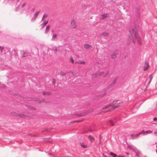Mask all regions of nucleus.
Listing matches in <instances>:
<instances>
[{"instance_id":"nucleus-1","label":"nucleus","mask_w":157,"mask_h":157,"mask_svg":"<svg viewBox=\"0 0 157 157\" xmlns=\"http://www.w3.org/2000/svg\"><path fill=\"white\" fill-rule=\"evenodd\" d=\"M138 30L137 29L134 28L132 29V30L130 29L129 32L130 34L128 36V41L130 42L133 36L132 34H134V36L135 38L137 40L138 43L140 44H142L141 41V40L140 37L138 36L137 32Z\"/></svg>"},{"instance_id":"nucleus-2","label":"nucleus","mask_w":157,"mask_h":157,"mask_svg":"<svg viewBox=\"0 0 157 157\" xmlns=\"http://www.w3.org/2000/svg\"><path fill=\"white\" fill-rule=\"evenodd\" d=\"M118 101L116 100L114 101H113L112 103H110L109 105H108L106 106H104L103 108L102 109H106L108 108L109 106H111L112 108H111V109H112L113 110H114L116 108H117L118 107V106L115 105L116 104H120L121 103H117Z\"/></svg>"},{"instance_id":"nucleus-3","label":"nucleus","mask_w":157,"mask_h":157,"mask_svg":"<svg viewBox=\"0 0 157 157\" xmlns=\"http://www.w3.org/2000/svg\"><path fill=\"white\" fill-rule=\"evenodd\" d=\"M144 133V131L142 130V131L136 134H133L131 135V139H134L136 138L137 137L140 135V134H142Z\"/></svg>"},{"instance_id":"nucleus-4","label":"nucleus","mask_w":157,"mask_h":157,"mask_svg":"<svg viewBox=\"0 0 157 157\" xmlns=\"http://www.w3.org/2000/svg\"><path fill=\"white\" fill-rule=\"evenodd\" d=\"M75 20L74 19H72L71 22V24L72 25H71V29H74L76 28V26L75 25Z\"/></svg>"},{"instance_id":"nucleus-5","label":"nucleus","mask_w":157,"mask_h":157,"mask_svg":"<svg viewBox=\"0 0 157 157\" xmlns=\"http://www.w3.org/2000/svg\"><path fill=\"white\" fill-rule=\"evenodd\" d=\"M118 51L117 50L115 51L111 55V57L113 59H115L116 57V54L117 53Z\"/></svg>"},{"instance_id":"nucleus-6","label":"nucleus","mask_w":157,"mask_h":157,"mask_svg":"<svg viewBox=\"0 0 157 157\" xmlns=\"http://www.w3.org/2000/svg\"><path fill=\"white\" fill-rule=\"evenodd\" d=\"M40 13V11H38L36 12L34 15L33 17L32 20H34L37 17V16L38 14Z\"/></svg>"},{"instance_id":"nucleus-7","label":"nucleus","mask_w":157,"mask_h":157,"mask_svg":"<svg viewBox=\"0 0 157 157\" xmlns=\"http://www.w3.org/2000/svg\"><path fill=\"white\" fill-rule=\"evenodd\" d=\"M44 141L46 142L51 143L52 142V139L50 138H45Z\"/></svg>"},{"instance_id":"nucleus-8","label":"nucleus","mask_w":157,"mask_h":157,"mask_svg":"<svg viewBox=\"0 0 157 157\" xmlns=\"http://www.w3.org/2000/svg\"><path fill=\"white\" fill-rule=\"evenodd\" d=\"M48 21H44L43 23L41 24L42 28H43L48 23Z\"/></svg>"},{"instance_id":"nucleus-9","label":"nucleus","mask_w":157,"mask_h":157,"mask_svg":"<svg viewBox=\"0 0 157 157\" xmlns=\"http://www.w3.org/2000/svg\"><path fill=\"white\" fill-rule=\"evenodd\" d=\"M88 137L91 142H93L94 140V138L91 135H89Z\"/></svg>"},{"instance_id":"nucleus-10","label":"nucleus","mask_w":157,"mask_h":157,"mask_svg":"<svg viewBox=\"0 0 157 157\" xmlns=\"http://www.w3.org/2000/svg\"><path fill=\"white\" fill-rule=\"evenodd\" d=\"M108 16V15L107 14H103L101 15V19H103L105 17H107Z\"/></svg>"},{"instance_id":"nucleus-11","label":"nucleus","mask_w":157,"mask_h":157,"mask_svg":"<svg viewBox=\"0 0 157 157\" xmlns=\"http://www.w3.org/2000/svg\"><path fill=\"white\" fill-rule=\"evenodd\" d=\"M50 27V26L49 25H48L46 26V30L45 32V33H47L48 31H49Z\"/></svg>"},{"instance_id":"nucleus-12","label":"nucleus","mask_w":157,"mask_h":157,"mask_svg":"<svg viewBox=\"0 0 157 157\" xmlns=\"http://www.w3.org/2000/svg\"><path fill=\"white\" fill-rule=\"evenodd\" d=\"M109 154L113 157H117V155L112 152H110Z\"/></svg>"},{"instance_id":"nucleus-13","label":"nucleus","mask_w":157,"mask_h":157,"mask_svg":"<svg viewBox=\"0 0 157 157\" xmlns=\"http://www.w3.org/2000/svg\"><path fill=\"white\" fill-rule=\"evenodd\" d=\"M60 74L61 76H65L66 74V73L65 72L61 71L60 72Z\"/></svg>"},{"instance_id":"nucleus-14","label":"nucleus","mask_w":157,"mask_h":157,"mask_svg":"<svg viewBox=\"0 0 157 157\" xmlns=\"http://www.w3.org/2000/svg\"><path fill=\"white\" fill-rule=\"evenodd\" d=\"M77 62L78 64H85V61H78Z\"/></svg>"},{"instance_id":"nucleus-15","label":"nucleus","mask_w":157,"mask_h":157,"mask_svg":"<svg viewBox=\"0 0 157 157\" xmlns=\"http://www.w3.org/2000/svg\"><path fill=\"white\" fill-rule=\"evenodd\" d=\"M108 35V33H107L104 32L103 33L101 34V36H106Z\"/></svg>"},{"instance_id":"nucleus-16","label":"nucleus","mask_w":157,"mask_h":157,"mask_svg":"<svg viewBox=\"0 0 157 157\" xmlns=\"http://www.w3.org/2000/svg\"><path fill=\"white\" fill-rule=\"evenodd\" d=\"M90 46L89 45L87 44H85L84 45V48L86 49L89 48Z\"/></svg>"},{"instance_id":"nucleus-17","label":"nucleus","mask_w":157,"mask_h":157,"mask_svg":"<svg viewBox=\"0 0 157 157\" xmlns=\"http://www.w3.org/2000/svg\"><path fill=\"white\" fill-rule=\"evenodd\" d=\"M57 36V34H54L53 35V36H52V40H53L55 39V38Z\"/></svg>"},{"instance_id":"nucleus-18","label":"nucleus","mask_w":157,"mask_h":157,"mask_svg":"<svg viewBox=\"0 0 157 157\" xmlns=\"http://www.w3.org/2000/svg\"><path fill=\"white\" fill-rule=\"evenodd\" d=\"M42 94L43 95H45L46 94L49 95L50 94V93L49 92H46L45 91H43Z\"/></svg>"},{"instance_id":"nucleus-19","label":"nucleus","mask_w":157,"mask_h":157,"mask_svg":"<svg viewBox=\"0 0 157 157\" xmlns=\"http://www.w3.org/2000/svg\"><path fill=\"white\" fill-rule=\"evenodd\" d=\"M109 122L111 125L112 126L114 125L115 123V122H114L112 120H110Z\"/></svg>"},{"instance_id":"nucleus-20","label":"nucleus","mask_w":157,"mask_h":157,"mask_svg":"<svg viewBox=\"0 0 157 157\" xmlns=\"http://www.w3.org/2000/svg\"><path fill=\"white\" fill-rule=\"evenodd\" d=\"M152 132V131L148 130V131H146L145 132H144V133L143 134H144L145 133H151Z\"/></svg>"},{"instance_id":"nucleus-21","label":"nucleus","mask_w":157,"mask_h":157,"mask_svg":"<svg viewBox=\"0 0 157 157\" xmlns=\"http://www.w3.org/2000/svg\"><path fill=\"white\" fill-rule=\"evenodd\" d=\"M116 81H117V79L116 78H115L113 80V82H112V83L111 84V85H114L116 83Z\"/></svg>"},{"instance_id":"nucleus-22","label":"nucleus","mask_w":157,"mask_h":157,"mask_svg":"<svg viewBox=\"0 0 157 157\" xmlns=\"http://www.w3.org/2000/svg\"><path fill=\"white\" fill-rule=\"evenodd\" d=\"M4 49V48L3 47L0 46V52L2 53V52L3 50Z\"/></svg>"},{"instance_id":"nucleus-23","label":"nucleus","mask_w":157,"mask_h":157,"mask_svg":"<svg viewBox=\"0 0 157 157\" xmlns=\"http://www.w3.org/2000/svg\"><path fill=\"white\" fill-rule=\"evenodd\" d=\"M153 78L152 76L151 75H150L149 77V78L150 80V83L151 82V80Z\"/></svg>"},{"instance_id":"nucleus-24","label":"nucleus","mask_w":157,"mask_h":157,"mask_svg":"<svg viewBox=\"0 0 157 157\" xmlns=\"http://www.w3.org/2000/svg\"><path fill=\"white\" fill-rule=\"evenodd\" d=\"M27 56V54L26 53H25L24 52H23V53L22 55V57H25Z\"/></svg>"},{"instance_id":"nucleus-25","label":"nucleus","mask_w":157,"mask_h":157,"mask_svg":"<svg viewBox=\"0 0 157 157\" xmlns=\"http://www.w3.org/2000/svg\"><path fill=\"white\" fill-rule=\"evenodd\" d=\"M148 66H149V65H147V67H144V71H146L147 69V68H148Z\"/></svg>"},{"instance_id":"nucleus-26","label":"nucleus","mask_w":157,"mask_h":157,"mask_svg":"<svg viewBox=\"0 0 157 157\" xmlns=\"http://www.w3.org/2000/svg\"><path fill=\"white\" fill-rule=\"evenodd\" d=\"M52 49L53 50H54V51L56 53L57 51V49L56 48V47H53L52 48Z\"/></svg>"},{"instance_id":"nucleus-27","label":"nucleus","mask_w":157,"mask_h":157,"mask_svg":"<svg viewBox=\"0 0 157 157\" xmlns=\"http://www.w3.org/2000/svg\"><path fill=\"white\" fill-rule=\"evenodd\" d=\"M70 60L72 63H74V60L72 58H71Z\"/></svg>"},{"instance_id":"nucleus-28","label":"nucleus","mask_w":157,"mask_h":157,"mask_svg":"<svg viewBox=\"0 0 157 157\" xmlns=\"http://www.w3.org/2000/svg\"><path fill=\"white\" fill-rule=\"evenodd\" d=\"M15 116H19V117H23L22 116L23 115H22L21 116L20 114H16L15 115H14Z\"/></svg>"},{"instance_id":"nucleus-29","label":"nucleus","mask_w":157,"mask_h":157,"mask_svg":"<svg viewBox=\"0 0 157 157\" xmlns=\"http://www.w3.org/2000/svg\"><path fill=\"white\" fill-rule=\"evenodd\" d=\"M19 9V7H17L15 9V11H17Z\"/></svg>"},{"instance_id":"nucleus-30","label":"nucleus","mask_w":157,"mask_h":157,"mask_svg":"<svg viewBox=\"0 0 157 157\" xmlns=\"http://www.w3.org/2000/svg\"><path fill=\"white\" fill-rule=\"evenodd\" d=\"M31 10L32 11V12H33L35 10V8H32L31 9Z\"/></svg>"},{"instance_id":"nucleus-31","label":"nucleus","mask_w":157,"mask_h":157,"mask_svg":"<svg viewBox=\"0 0 157 157\" xmlns=\"http://www.w3.org/2000/svg\"><path fill=\"white\" fill-rule=\"evenodd\" d=\"M154 121H157V117H154L153 119Z\"/></svg>"},{"instance_id":"nucleus-32","label":"nucleus","mask_w":157,"mask_h":157,"mask_svg":"<svg viewBox=\"0 0 157 157\" xmlns=\"http://www.w3.org/2000/svg\"><path fill=\"white\" fill-rule=\"evenodd\" d=\"M82 147L84 148H86V145H82Z\"/></svg>"},{"instance_id":"nucleus-33","label":"nucleus","mask_w":157,"mask_h":157,"mask_svg":"<svg viewBox=\"0 0 157 157\" xmlns=\"http://www.w3.org/2000/svg\"><path fill=\"white\" fill-rule=\"evenodd\" d=\"M25 2L24 3L22 4V6H21V7H24V6H25Z\"/></svg>"},{"instance_id":"nucleus-34","label":"nucleus","mask_w":157,"mask_h":157,"mask_svg":"<svg viewBox=\"0 0 157 157\" xmlns=\"http://www.w3.org/2000/svg\"><path fill=\"white\" fill-rule=\"evenodd\" d=\"M52 83H53V84L56 83V81H55V79H53V81H52Z\"/></svg>"},{"instance_id":"nucleus-35","label":"nucleus","mask_w":157,"mask_h":157,"mask_svg":"<svg viewBox=\"0 0 157 157\" xmlns=\"http://www.w3.org/2000/svg\"><path fill=\"white\" fill-rule=\"evenodd\" d=\"M109 71H107V72L105 74L104 76H105L107 75V74L109 73Z\"/></svg>"},{"instance_id":"nucleus-36","label":"nucleus","mask_w":157,"mask_h":157,"mask_svg":"<svg viewBox=\"0 0 157 157\" xmlns=\"http://www.w3.org/2000/svg\"><path fill=\"white\" fill-rule=\"evenodd\" d=\"M137 12H138V14H139L140 12H139V10L138 9H137Z\"/></svg>"},{"instance_id":"nucleus-37","label":"nucleus","mask_w":157,"mask_h":157,"mask_svg":"<svg viewBox=\"0 0 157 157\" xmlns=\"http://www.w3.org/2000/svg\"><path fill=\"white\" fill-rule=\"evenodd\" d=\"M154 134L156 135H157V132H154Z\"/></svg>"},{"instance_id":"nucleus-38","label":"nucleus","mask_w":157,"mask_h":157,"mask_svg":"<svg viewBox=\"0 0 157 157\" xmlns=\"http://www.w3.org/2000/svg\"><path fill=\"white\" fill-rule=\"evenodd\" d=\"M82 7H85V5H82Z\"/></svg>"},{"instance_id":"nucleus-39","label":"nucleus","mask_w":157,"mask_h":157,"mask_svg":"<svg viewBox=\"0 0 157 157\" xmlns=\"http://www.w3.org/2000/svg\"><path fill=\"white\" fill-rule=\"evenodd\" d=\"M117 157H124L123 156H118Z\"/></svg>"},{"instance_id":"nucleus-40","label":"nucleus","mask_w":157,"mask_h":157,"mask_svg":"<svg viewBox=\"0 0 157 157\" xmlns=\"http://www.w3.org/2000/svg\"><path fill=\"white\" fill-rule=\"evenodd\" d=\"M44 16H45V14H44L43 17H42V20L43 19V18L44 17Z\"/></svg>"},{"instance_id":"nucleus-41","label":"nucleus","mask_w":157,"mask_h":157,"mask_svg":"<svg viewBox=\"0 0 157 157\" xmlns=\"http://www.w3.org/2000/svg\"><path fill=\"white\" fill-rule=\"evenodd\" d=\"M126 154L128 155L129 154V153L128 152H126Z\"/></svg>"},{"instance_id":"nucleus-42","label":"nucleus","mask_w":157,"mask_h":157,"mask_svg":"<svg viewBox=\"0 0 157 157\" xmlns=\"http://www.w3.org/2000/svg\"><path fill=\"white\" fill-rule=\"evenodd\" d=\"M132 42L134 44L135 42H134V41L133 40H132Z\"/></svg>"},{"instance_id":"nucleus-43","label":"nucleus","mask_w":157,"mask_h":157,"mask_svg":"<svg viewBox=\"0 0 157 157\" xmlns=\"http://www.w3.org/2000/svg\"><path fill=\"white\" fill-rule=\"evenodd\" d=\"M150 83V80L149 81V82H148V83Z\"/></svg>"},{"instance_id":"nucleus-44","label":"nucleus","mask_w":157,"mask_h":157,"mask_svg":"<svg viewBox=\"0 0 157 157\" xmlns=\"http://www.w3.org/2000/svg\"><path fill=\"white\" fill-rule=\"evenodd\" d=\"M33 108H31V109H33Z\"/></svg>"},{"instance_id":"nucleus-45","label":"nucleus","mask_w":157,"mask_h":157,"mask_svg":"<svg viewBox=\"0 0 157 157\" xmlns=\"http://www.w3.org/2000/svg\"><path fill=\"white\" fill-rule=\"evenodd\" d=\"M52 32H54V31L53 30H52Z\"/></svg>"},{"instance_id":"nucleus-46","label":"nucleus","mask_w":157,"mask_h":157,"mask_svg":"<svg viewBox=\"0 0 157 157\" xmlns=\"http://www.w3.org/2000/svg\"><path fill=\"white\" fill-rule=\"evenodd\" d=\"M156 106L157 107V103L156 104Z\"/></svg>"},{"instance_id":"nucleus-47","label":"nucleus","mask_w":157,"mask_h":157,"mask_svg":"<svg viewBox=\"0 0 157 157\" xmlns=\"http://www.w3.org/2000/svg\"><path fill=\"white\" fill-rule=\"evenodd\" d=\"M19 1V0H17V2H18V1Z\"/></svg>"}]
</instances>
